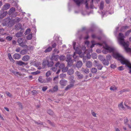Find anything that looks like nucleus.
<instances>
[{
    "label": "nucleus",
    "instance_id": "nucleus-1",
    "mask_svg": "<svg viewBox=\"0 0 131 131\" xmlns=\"http://www.w3.org/2000/svg\"><path fill=\"white\" fill-rule=\"evenodd\" d=\"M113 56L114 58L119 60L122 64H125L126 66L130 69L129 73H131V64L128 60L125 59L122 56L118 53H113Z\"/></svg>",
    "mask_w": 131,
    "mask_h": 131
},
{
    "label": "nucleus",
    "instance_id": "nucleus-2",
    "mask_svg": "<svg viewBox=\"0 0 131 131\" xmlns=\"http://www.w3.org/2000/svg\"><path fill=\"white\" fill-rule=\"evenodd\" d=\"M125 37L122 33H119L118 35V39L120 44L124 47L125 50L127 52H131V49L129 48V42L128 41L125 42L124 38Z\"/></svg>",
    "mask_w": 131,
    "mask_h": 131
},
{
    "label": "nucleus",
    "instance_id": "nucleus-3",
    "mask_svg": "<svg viewBox=\"0 0 131 131\" xmlns=\"http://www.w3.org/2000/svg\"><path fill=\"white\" fill-rule=\"evenodd\" d=\"M103 47L104 49L102 51V52L104 54H107L108 53L113 52L114 50L113 48L108 46L106 43L105 46H103Z\"/></svg>",
    "mask_w": 131,
    "mask_h": 131
},
{
    "label": "nucleus",
    "instance_id": "nucleus-4",
    "mask_svg": "<svg viewBox=\"0 0 131 131\" xmlns=\"http://www.w3.org/2000/svg\"><path fill=\"white\" fill-rule=\"evenodd\" d=\"M77 5L79 6L80 4L84 3V1H85V2L84 3L85 5V7L86 9H89L88 6V2L89 0H73Z\"/></svg>",
    "mask_w": 131,
    "mask_h": 131
},
{
    "label": "nucleus",
    "instance_id": "nucleus-5",
    "mask_svg": "<svg viewBox=\"0 0 131 131\" xmlns=\"http://www.w3.org/2000/svg\"><path fill=\"white\" fill-rule=\"evenodd\" d=\"M76 44V43L75 42H73V48L74 49L75 51V52H74V53L73 56L74 58H75V55L76 53H77L79 54H80L82 53L81 50L78 47H77L76 48H75Z\"/></svg>",
    "mask_w": 131,
    "mask_h": 131
},
{
    "label": "nucleus",
    "instance_id": "nucleus-6",
    "mask_svg": "<svg viewBox=\"0 0 131 131\" xmlns=\"http://www.w3.org/2000/svg\"><path fill=\"white\" fill-rule=\"evenodd\" d=\"M26 40L24 41V40L22 38H19L17 40V42L19 43V45L21 47H26L27 46L25 45V42H26Z\"/></svg>",
    "mask_w": 131,
    "mask_h": 131
},
{
    "label": "nucleus",
    "instance_id": "nucleus-7",
    "mask_svg": "<svg viewBox=\"0 0 131 131\" xmlns=\"http://www.w3.org/2000/svg\"><path fill=\"white\" fill-rule=\"evenodd\" d=\"M124 124L128 125L129 128H131V120H130L129 121L128 118L126 117L124 119Z\"/></svg>",
    "mask_w": 131,
    "mask_h": 131
},
{
    "label": "nucleus",
    "instance_id": "nucleus-8",
    "mask_svg": "<svg viewBox=\"0 0 131 131\" xmlns=\"http://www.w3.org/2000/svg\"><path fill=\"white\" fill-rule=\"evenodd\" d=\"M10 6V5L9 4L6 3L2 7V10H7L9 8Z\"/></svg>",
    "mask_w": 131,
    "mask_h": 131
},
{
    "label": "nucleus",
    "instance_id": "nucleus-9",
    "mask_svg": "<svg viewBox=\"0 0 131 131\" xmlns=\"http://www.w3.org/2000/svg\"><path fill=\"white\" fill-rule=\"evenodd\" d=\"M67 81L65 80H61L60 82V85L63 86H65L67 84Z\"/></svg>",
    "mask_w": 131,
    "mask_h": 131
},
{
    "label": "nucleus",
    "instance_id": "nucleus-10",
    "mask_svg": "<svg viewBox=\"0 0 131 131\" xmlns=\"http://www.w3.org/2000/svg\"><path fill=\"white\" fill-rule=\"evenodd\" d=\"M57 67H59V68L62 69L64 68L65 66L63 64H60V63L58 62L56 63L55 65Z\"/></svg>",
    "mask_w": 131,
    "mask_h": 131
},
{
    "label": "nucleus",
    "instance_id": "nucleus-11",
    "mask_svg": "<svg viewBox=\"0 0 131 131\" xmlns=\"http://www.w3.org/2000/svg\"><path fill=\"white\" fill-rule=\"evenodd\" d=\"M16 64H17L20 66H23V65L26 66L27 64V63H25L21 61H18L17 62Z\"/></svg>",
    "mask_w": 131,
    "mask_h": 131
},
{
    "label": "nucleus",
    "instance_id": "nucleus-12",
    "mask_svg": "<svg viewBox=\"0 0 131 131\" xmlns=\"http://www.w3.org/2000/svg\"><path fill=\"white\" fill-rule=\"evenodd\" d=\"M13 57L15 59H18L20 58V55L17 53H15L13 56Z\"/></svg>",
    "mask_w": 131,
    "mask_h": 131
},
{
    "label": "nucleus",
    "instance_id": "nucleus-13",
    "mask_svg": "<svg viewBox=\"0 0 131 131\" xmlns=\"http://www.w3.org/2000/svg\"><path fill=\"white\" fill-rule=\"evenodd\" d=\"M30 58V57L28 55L24 56L22 58V60L24 61H26L28 60Z\"/></svg>",
    "mask_w": 131,
    "mask_h": 131
},
{
    "label": "nucleus",
    "instance_id": "nucleus-14",
    "mask_svg": "<svg viewBox=\"0 0 131 131\" xmlns=\"http://www.w3.org/2000/svg\"><path fill=\"white\" fill-rule=\"evenodd\" d=\"M75 73L79 79H81L83 78V75L81 74L80 72L77 71Z\"/></svg>",
    "mask_w": 131,
    "mask_h": 131
},
{
    "label": "nucleus",
    "instance_id": "nucleus-15",
    "mask_svg": "<svg viewBox=\"0 0 131 131\" xmlns=\"http://www.w3.org/2000/svg\"><path fill=\"white\" fill-rule=\"evenodd\" d=\"M129 28V27L127 26H123L120 29V31L122 32H124L127 29Z\"/></svg>",
    "mask_w": 131,
    "mask_h": 131
},
{
    "label": "nucleus",
    "instance_id": "nucleus-16",
    "mask_svg": "<svg viewBox=\"0 0 131 131\" xmlns=\"http://www.w3.org/2000/svg\"><path fill=\"white\" fill-rule=\"evenodd\" d=\"M86 65L87 67L90 68L92 66V63L90 61H88L86 62Z\"/></svg>",
    "mask_w": 131,
    "mask_h": 131
},
{
    "label": "nucleus",
    "instance_id": "nucleus-17",
    "mask_svg": "<svg viewBox=\"0 0 131 131\" xmlns=\"http://www.w3.org/2000/svg\"><path fill=\"white\" fill-rule=\"evenodd\" d=\"M74 86V83L70 82V84L68 85L66 87L65 90H67L70 88Z\"/></svg>",
    "mask_w": 131,
    "mask_h": 131
},
{
    "label": "nucleus",
    "instance_id": "nucleus-18",
    "mask_svg": "<svg viewBox=\"0 0 131 131\" xmlns=\"http://www.w3.org/2000/svg\"><path fill=\"white\" fill-rule=\"evenodd\" d=\"M15 11V8L14 7H12L10 8L9 11L8 12V14L10 15Z\"/></svg>",
    "mask_w": 131,
    "mask_h": 131
},
{
    "label": "nucleus",
    "instance_id": "nucleus-19",
    "mask_svg": "<svg viewBox=\"0 0 131 131\" xmlns=\"http://www.w3.org/2000/svg\"><path fill=\"white\" fill-rule=\"evenodd\" d=\"M102 63L104 65L108 66L109 64V63L108 61L106 60L105 59L102 61Z\"/></svg>",
    "mask_w": 131,
    "mask_h": 131
},
{
    "label": "nucleus",
    "instance_id": "nucleus-20",
    "mask_svg": "<svg viewBox=\"0 0 131 131\" xmlns=\"http://www.w3.org/2000/svg\"><path fill=\"white\" fill-rule=\"evenodd\" d=\"M82 64V62L81 61H79L78 62L76 66L78 68H80Z\"/></svg>",
    "mask_w": 131,
    "mask_h": 131
},
{
    "label": "nucleus",
    "instance_id": "nucleus-21",
    "mask_svg": "<svg viewBox=\"0 0 131 131\" xmlns=\"http://www.w3.org/2000/svg\"><path fill=\"white\" fill-rule=\"evenodd\" d=\"M52 48L49 46L45 50L44 52L45 53L50 52L52 50Z\"/></svg>",
    "mask_w": 131,
    "mask_h": 131
},
{
    "label": "nucleus",
    "instance_id": "nucleus-22",
    "mask_svg": "<svg viewBox=\"0 0 131 131\" xmlns=\"http://www.w3.org/2000/svg\"><path fill=\"white\" fill-rule=\"evenodd\" d=\"M53 64V61H51L49 62L48 61H47V66L48 67H52Z\"/></svg>",
    "mask_w": 131,
    "mask_h": 131
},
{
    "label": "nucleus",
    "instance_id": "nucleus-23",
    "mask_svg": "<svg viewBox=\"0 0 131 131\" xmlns=\"http://www.w3.org/2000/svg\"><path fill=\"white\" fill-rule=\"evenodd\" d=\"M38 80L41 83H46V80L42 79L41 77H40L39 78Z\"/></svg>",
    "mask_w": 131,
    "mask_h": 131
},
{
    "label": "nucleus",
    "instance_id": "nucleus-24",
    "mask_svg": "<svg viewBox=\"0 0 131 131\" xmlns=\"http://www.w3.org/2000/svg\"><path fill=\"white\" fill-rule=\"evenodd\" d=\"M98 58L99 60L102 61H103L105 59L104 57L101 55H99L98 56Z\"/></svg>",
    "mask_w": 131,
    "mask_h": 131
},
{
    "label": "nucleus",
    "instance_id": "nucleus-25",
    "mask_svg": "<svg viewBox=\"0 0 131 131\" xmlns=\"http://www.w3.org/2000/svg\"><path fill=\"white\" fill-rule=\"evenodd\" d=\"M91 71L92 73H94L97 72V70L96 68H91Z\"/></svg>",
    "mask_w": 131,
    "mask_h": 131
},
{
    "label": "nucleus",
    "instance_id": "nucleus-26",
    "mask_svg": "<svg viewBox=\"0 0 131 131\" xmlns=\"http://www.w3.org/2000/svg\"><path fill=\"white\" fill-rule=\"evenodd\" d=\"M74 71L72 69H69L67 72V73L69 75H71L73 74L74 73Z\"/></svg>",
    "mask_w": 131,
    "mask_h": 131
},
{
    "label": "nucleus",
    "instance_id": "nucleus-27",
    "mask_svg": "<svg viewBox=\"0 0 131 131\" xmlns=\"http://www.w3.org/2000/svg\"><path fill=\"white\" fill-rule=\"evenodd\" d=\"M27 53V50L26 49H24L22 50L20 52V53L22 55L26 54Z\"/></svg>",
    "mask_w": 131,
    "mask_h": 131
},
{
    "label": "nucleus",
    "instance_id": "nucleus-28",
    "mask_svg": "<svg viewBox=\"0 0 131 131\" xmlns=\"http://www.w3.org/2000/svg\"><path fill=\"white\" fill-rule=\"evenodd\" d=\"M32 37V34H29L27 37L26 38L28 40H31Z\"/></svg>",
    "mask_w": 131,
    "mask_h": 131
},
{
    "label": "nucleus",
    "instance_id": "nucleus-29",
    "mask_svg": "<svg viewBox=\"0 0 131 131\" xmlns=\"http://www.w3.org/2000/svg\"><path fill=\"white\" fill-rule=\"evenodd\" d=\"M74 78L73 76H70L69 77V79L71 81V82L74 83L75 82V80H73Z\"/></svg>",
    "mask_w": 131,
    "mask_h": 131
},
{
    "label": "nucleus",
    "instance_id": "nucleus-30",
    "mask_svg": "<svg viewBox=\"0 0 131 131\" xmlns=\"http://www.w3.org/2000/svg\"><path fill=\"white\" fill-rule=\"evenodd\" d=\"M104 6V3L103 2H101L100 8V9L102 10L103 9Z\"/></svg>",
    "mask_w": 131,
    "mask_h": 131
},
{
    "label": "nucleus",
    "instance_id": "nucleus-31",
    "mask_svg": "<svg viewBox=\"0 0 131 131\" xmlns=\"http://www.w3.org/2000/svg\"><path fill=\"white\" fill-rule=\"evenodd\" d=\"M22 33L21 32H19L17 33L16 34V36L17 37H19L21 36Z\"/></svg>",
    "mask_w": 131,
    "mask_h": 131
},
{
    "label": "nucleus",
    "instance_id": "nucleus-32",
    "mask_svg": "<svg viewBox=\"0 0 131 131\" xmlns=\"http://www.w3.org/2000/svg\"><path fill=\"white\" fill-rule=\"evenodd\" d=\"M51 45H52V48H55L57 45V43L54 42H51Z\"/></svg>",
    "mask_w": 131,
    "mask_h": 131
},
{
    "label": "nucleus",
    "instance_id": "nucleus-33",
    "mask_svg": "<svg viewBox=\"0 0 131 131\" xmlns=\"http://www.w3.org/2000/svg\"><path fill=\"white\" fill-rule=\"evenodd\" d=\"M13 73L15 75L17 76L18 75L19 76H21L22 74L19 72L14 71L13 72Z\"/></svg>",
    "mask_w": 131,
    "mask_h": 131
},
{
    "label": "nucleus",
    "instance_id": "nucleus-34",
    "mask_svg": "<svg viewBox=\"0 0 131 131\" xmlns=\"http://www.w3.org/2000/svg\"><path fill=\"white\" fill-rule=\"evenodd\" d=\"M68 70V68L67 67H65L64 66V68L62 69V72H65L67 71Z\"/></svg>",
    "mask_w": 131,
    "mask_h": 131
},
{
    "label": "nucleus",
    "instance_id": "nucleus-35",
    "mask_svg": "<svg viewBox=\"0 0 131 131\" xmlns=\"http://www.w3.org/2000/svg\"><path fill=\"white\" fill-rule=\"evenodd\" d=\"M123 102H121L118 105V107L120 109H123L124 108V107L123 104Z\"/></svg>",
    "mask_w": 131,
    "mask_h": 131
},
{
    "label": "nucleus",
    "instance_id": "nucleus-36",
    "mask_svg": "<svg viewBox=\"0 0 131 131\" xmlns=\"http://www.w3.org/2000/svg\"><path fill=\"white\" fill-rule=\"evenodd\" d=\"M131 32V29L127 31L125 33V35L126 36H128L129 34Z\"/></svg>",
    "mask_w": 131,
    "mask_h": 131
},
{
    "label": "nucleus",
    "instance_id": "nucleus-37",
    "mask_svg": "<svg viewBox=\"0 0 131 131\" xmlns=\"http://www.w3.org/2000/svg\"><path fill=\"white\" fill-rule=\"evenodd\" d=\"M58 86L57 85L55 86L53 88V92H55L58 90Z\"/></svg>",
    "mask_w": 131,
    "mask_h": 131
},
{
    "label": "nucleus",
    "instance_id": "nucleus-38",
    "mask_svg": "<svg viewBox=\"0 0 131 131\" xmlns=\"http://www.w3.org/2000/svg\"><path fill=\"white\" fill-rule=\"evenodd\" d=\"M66 57L64 56H61L59 58L60 60L61 61H63L65 59Z\"/></svg>",
    "mask_w": 131,
    "mask_h": 131
},
{
    "label": "nucleus",
    "instance_id": "nucleus-39",
    "mask_svg": "<svg viewBox=\"0 0 131 131\" xmlns=\"http://www.w3.org/2000/svg\"><path fill=\"white\" fill-rule=\"evenodd\" d=\"M96 66H97L98 69L100 70H101L103 67L101 64H99L98 65H97Z\"/></svg>",
    "mask_w": 131,
    "mask_h": 131
},
{
    "label": "nucleus",
    "instance_id": "nucleus-40",
    "mask_svg": "<svg viewBox=\"0 0 131 131\" xmlns=\"http://www.w3.org/2000/svg\"><path fill=\"white\" fill-rule=\"evenodd\" d=\"M111 56L110 55H107L106 56V58L107 60L108 61L110 60L111 59Z\"/></svg>",
    "mask_w": 131,
    "mask_h": 131
},
{
    "label": "nucleus",
    "instance_id": "nucleus-41",
    "mask_svg": "<svg viewBox=\"0 0 131 131\" xmlns=\"http://www.w3.org/2000/svg\"><path fill=\"white\" fill-rule=\"evenodd\" d=\"M60 76V78H62L65 77L66 76V74H65L62 73L61 74Z\"/></svg>",
    "mask_w": 131,
    "mask_h": 131
},
{
    "label": "nucleus",
    "instance_id": "nucleus-42",
    "mask_svg": "<svg viewBox=\"0 0 131 131\" xmlns=\"http://www.w3.org/2000/svg\"><path fill=\"white\" fill-rule=\"evenodd\" d=\"M47 112L49 114L51 115H52L53 114V111L50 110H48V111Z\"/></svg>",
    "mask_w": 131,
    "mask_h": 131
},
{
    "label": "nucleus",
    "instance_id": "nucleus-43",
    "mask_svg": "<svg viewBox=\"0 0 131 131\" xmlns=\"http://www.w3.org/2000/svg\"><path fill=\"white\" fill-rule=\"evenodd\" d=\"M30 29H27L26 30V32H25V35H26L27 34L29 33L30 32Z\"/></svg>",
    "mask_w": 131,
    "mask_h": 131
},
{
    "label": "nucleus",
    "instance_id": "nucleus-44",
    "mask_svg": "<svg viewBox=\"0 0 131 131\" xmlns=\"http://www.w3.org/2000/svg\"><path fill=\"white\" fill-rule=\"evenodd\" d=\"M8 57L11 61H12V60H13V58H12L11 54L10 53H9L8 54Z\"/></svg>",
    "mask_w": 131,
    "mask_h": 131
},
{
    "label": "nucleus",
    "instance_id": "nucleus-45",
    "mask_svg": "<svg viewBox=\"0 0 131 131\" xmlns=\"http://www.w3.org/2000/svg\"><path fill=\"white\" fill-rule=\"evenodd\" d=\"M46 76L47 77H48L50 75H51V73L50 71H48L46 73Z\"/></svg>",
    "mask_w": 131,
    "mask_h": 131
},
{
    "label": "nucleus",
    "instance_id": "nucleus-46",
    "mask_svg": "<svg viewBox=\"0 0 131 131\" xmlns=\"http://www.w3.org/2000/svg\"><path fill=\"white\" fill-rule=\"evenodd\" d=\"M110 89L111 90H114L117 89V88L115 86H111L110 88Z\"/></svg>",
    "mask_w": 131,
    "mask_h": 131
},
{
    "label": "nucleus",
    "instance_id": "nucleus-47",
    "mask_svg": "<svg viewBox=\"0 0 131 131\" xmlns=\"http://www.w3.org/2000/svg\"><path fill=\"white\" fill-rule=\"evenodd\" d=\"M46 82H50L51 81V79L50 78H48L46 79Z\"/></svg>",
    "mask_w": 131,
    "mask_h": 131
},
{
    "label": "nucleus",
    "instance_id": "nucleus-48",
    "mask_svg": "<svg viewBox=\"0 0 131 131\" xmlns=\"http://www.w3.org/2000/svg\"><path fill=\"white\" fill-rule=\"evenodd\" d=\"M5 93L7 96L9 97H11L12 96V95L10 94V93L8 92H5Z\"/></svg>",
    "mask_w": 131,
    "mask_h": 131
},
{
    "label": "nucleus",
    "instance_id": "nucleus-49",
    "mask_svg": "<svg viewBox=\"0 0 131 131\" xmlns=\"http://www.w3.org/2000/svg\"><path fill=\"white\" fill-rule=\"evenodd\" d=\"M93 0H92V2H91L90 4V8L91 9L93 8H94V6L93 4Z\"/></svg>",
    "mask_w": 131,
    "mask_h": 131
},
{
    "label": "nucleus",
    "instance_id": "nucleus-50",
    "mask_svg": "<svg viewBox=\"0 0 131 131\" xmlns=\"http://www.w3.org/2000/svg\"><path fill=\"white\" fill-rule=\"evenodd\" d=\"M83 71L86 74L88 73L89 72V70L87 68L84 70Z\"/></svg>",
    "mask_w": 131,
    "mask_h": 131
},
{
    "label": "nucleus",
    "instance_id": "nucleus-51",
    "mask_svg": "<svg viewBox=\"0 0 131 131\" xmlns=\"http://www.w3.org/2000/svg\"><path fill=\"white\" fill-rule=\"evenodd\" d=\"M7 12H5L3 13L1 15V16H3V17H5L7 14Z\"/></svg>",
    "mask_w": 131,
    "mask_h": 131
},
{
    "label": "nucleus",
    "instance_id": "nucleus-52",
    "mask_svg": "<svg viewBox=\"0 0 131 131\" xmlns=\"http://www.w3.org/2000/svg\"><path fill=\"white\" fill-rule=\"evenodd\" d=\"M40 72L39 71H36V72H32L31 73V74H33L36 75L37 74H39Z\"/></svg>",
    "mask_w": 131,
    "mask_h": 131
},
{
    "label": "nucleus",
    "instance_id": "nucleus-53",
    "mask_svg": "<svg viewBox=\"0 0 131 131\" xmlns=\"http://www.w3.org/2000/svg\"><path fill=\"white\" fill-rule=\"evenodd\" d=\"M12 37L7 36L6 37V39L8 41H10L12 39Z\"/></svg>",
    "mask_w": 131,
    "mask_h": 131
},
{
    "label": "nucleus",
    "instance_id": "nucleus-54",
    "mask_svg": "<svg viewBox=\"0 0 131 131\" xmlns=\"http://www.w3.org/2000/svg\"><path fill=\"white\" fill-rule=\"evenodd\" d=\"M42 65L44 67L47 65V61H43L42 63Z\"/></svg>",
    "mask_w": 131,
    "mask_h": 131
},
{
    "label": "nucleus",
    "instance_id": "nucleus-55",
    "mask_svg": "<svg viewBox=\"0 0 131 131\" xmlns=\"http://www.w3.org/2000/svg\"><path fill=\"white\" fill-rule=\"evenodd\" d=\"M111 67L112 68L114 69L116 68V66L115 64H111Z\"/></svg>",
    "mask_w": 131,
    "mask_h": 131
},
{
    "label": "nucleus",
    "instance_id": "nucleus-56",
    "mask_svg": "<svg viewBox=\"0 0 131 131\" xmlns=\"http://www.w3.org/2000/svg\"><path fill=\"white\" fill-rule=\"evenodd\" d=\"M16 19V22H19L21 20V19L17 17L15 19Z\"/></svg>",
    "mask_w": 131,
    "mask_h": 131
},
{
    "label": "nucleus",
    "instance_id": "nucleus-57",
    "mask_svg": "<svg viewBox=\"0 0 131 131\" xmlns=\"http://www.w3.org/2000/svg\"><path fill=\"white\" fill-rule=\"evenodd\" d=\"M47 89V86H43L42 87V90L43 91H45Z\"/></svg>",
    "mask_w": 131,
    "mask_h": 131
},
{
    "label": "nucleus",
    "instance_id": "nucleus-58",
    "mask_svg": "<svg viewBox=\"0 0 131 131\" xmlns=\"http://www.w3.org/2000/svg\"><path fill=\"white\" fill-rule=\"evenodd\" d=\"M17 103H18V105L19 107L21 108V109H22L23 107L21 104L19 102H18Z\"/></svg>",
    "mask_w": 131,
    "mask_h": 131
},
{
    "label": "nucleus",
    "instance_id": "nucleus-59",
    "mask_svg": "<svg viewBox=\"0 0 131 131\" xmlns=\"http://www.w3.org/2000/svg\"><path fill=\"white\" fill-rule=\"evenodd\" d=\"M91 113L92 115L94 117H96V114L94 112L92 111Z\"/></svg>",
    "mask_w": 131,
    "mask_h": 131
},
{
    "label": "nucleus",
    "instance_id": "nucleus-60",
    "mask_svg": "<svg viewBox=\"0 0 131 131\" xmlns=\"http://www.w3.org/2000/svg\"><path fill=\"white\" fill-rule=\"evenodd\" d=\"M125 106L126 107L127 109L131 110V107L127 105L126 104H125Z\"/></svg>",
    "mask_w": 131,
    "mask_h": 131
},
{
    "label": "nucleus",
    "instance_id": "nucleus-61",
    "mask_svg": "<svg viewBox=\"0 0 131 131\" xmlns=\"http://www.w3.org/2000/svg\"><path fill=\"white\" fill-rule=\"evenodd\" d=\"M91 42L92 43V45H91V48H93V47H94V45H95V44H94L93 43H94V41H91Z\"/></svg>",
    "mask_w": 131,
    "mask_h": 131
},
{
    "label": "nucleus",
    "instance_id": "nucleus-62",
    "mask_svg": "<svg viewBox=\"0 0 131 131\" xmlns=\"http://www.w3.org/2000/svg\"><path fill=\"white\" fill-rule=\"evenodd\" d=\"M118 69L119 70L121 71L123 70L124 69L123 68V67L122 66H121L119 67L118 68Z\"/></svg>",
    "mask_w": 131,
    "mask_h": 131
},
{
    "label": "nucleus",
    "instance_id": "nucleus-63",
    "mask_svg": "<svg viewBox=\"0 0 131 131\" xmlns=\"http://www.w3.org/2000/svg\"><path fill=\"white\" fill-rule=\"evenodd\" d=\"M48 123L50 124V125H51L52 126H54V124L52 123H51V122H50V121H48Z\"/></svg>",
    "mask_w": 131,
    "mask_h": 131
},
{
    "label": "nucleus",
    "instance_id": "nucleus-64",
    "mask_svg": "<svg viewBox=\"0 0 131 131\" xmlns=\"http://www.w3.org/2000/svg\"><path fill=\"white\" fill-rule=\"evenodd\" d=\"M54 51L55 52H57V54L59 53V50H58V49H55L54 50Z\"/></svg>",
    "mask_w": 131,
    "mask_h": 131
}]
</instances>
